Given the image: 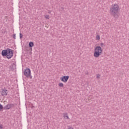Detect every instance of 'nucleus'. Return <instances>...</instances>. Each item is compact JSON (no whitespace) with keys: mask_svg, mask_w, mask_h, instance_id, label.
<instances>
[{"mask_svg":"<svg viewBox=\"0 0 129 129\" xmlns=\"http://www.w3.org/2000/svg\"><path fill=\"white\" fill-rule=\"evenodd\" d=\"M102 54V48L100 46H96L94 49V56L95 58H98Z\"/></svg>","mask_w":129,"mask_h":129,"instance_id":"3","label":"nucleus"},{"mask_svg":"<svg viewBox=\"0 0 129 129\" xmlns=\"http://www.w3.org/2000/svg\"><path fill=\"white\" fill-rule=\"evenodd\" d=\"M69 129H74V128H72V127H70V128H69Z\"/></svg>","mask_w":129,"mask_h":129,"instance_id":"22","label":"nucleus"},{"mask_svg":"<svg viewBox=\"0 0 129 129\" xmlns=\"http://www.w3.org/2000/svg\"><path fill=\"white\" fill-rule=\"evenodd\" d=\"M96 40H98V41H99V40H100V36H99V35H97L96 36Z\"/></svg>","mask_w":129,"mask_h":129,"instance_id":"11","label":"nucleus"},{"mask_svg":"<svg viewBox=\"0 0 129 129\" xmlns=\"http://www.w3.org/2000/svg\"><path fill=\"white\" fill-rule=\"evenodd\" d=\"M96 78H97V79H99V78H100V75H99V74H98L97 75Z\"/></svg>","mask_w":129,"mask_h":129,"instance_id":"15","label":"nucleus"},{"mask_svg":"<svg viewBox=\"0 0 129 129\" xmlns=\"http://www.w3.org/2000/svg\"><path fill=\"white\" fill-rule=\"evenodd\" d=\"M13 37L14 40L16 39V34H15L13 35Z\"/></svg>","mask_w":129,"mask_h":129,"instance_id":"18","label":"nucleus"},{"mask_svg":"<svg viewBox=\"0 0 129 129\" xmlns=\"http://www.w3.org/2000/svg\"><path fill=\"white\" fill-rule=\"evenodd\" d=\"M10 108H11L10 107V104H8L7 105L4 107V109H5V110L10 109Z\"/></svg>","mask_w":129,"mask_h":129,"instance_id":"8","label":"nucleus"},{"mask_svg":"<svg viewBox=\"0 0 129 129\" xmlns=\"http://www.w3.org/2000/svg\"><path fill=\"white\" fill-rule=\"evenodd\" d=\"M11 68L12 69V71L15 70V69H16L17 65H16V62H14L12 64Z\"/></svg>","mask_w":129,"mask_h":129,"instance_id":"7","label":"nucleus"},{"mask_svg":"<svg viewBox=\"0 0 129 129\" xmlns=\"http://www.w3.org/2000/svg\"><path fill=\"white\" fill-rule=\"evenodd\" d=\"M58 86H59V87H64V85L63 83H60L58 84Z\"/></svg>","mask_w":129,"mask_h":129,"instance_id":"12","label":"nucleus"},{"mask_svg":"<svg viewBox=\"0 0 129 129\" xmlns=\"http://www.w3.org/2000/svg\"><path fill=\"white\" fill-rule=\"evenodd\" d=\"M9 106L10 108H12V107H14V106H15V104H9Z\"/></svg>","mask_w":129,"mask_h":129,"instance_id":"13","label":"nucleus"},{"mask_svg":"<svg viewBox=\"0 0 129 129\" xmlns=\"http://www.w3.org/2000/svg\"><path fill=\"white\" fill-rule=\"evenodd\" d=\"M51 10H48V14H51Z\"/></svg>","mask_w":129,"mask_h":129,"instance_id":"21","label":"nucleus"},{"mask_svg":"<svg viewBox=\"0 0 129 129\" xmlns=\"http://www.w3.org/2000/svg\"><path fill=\"white\" fill-rule=\"evenodd\" d=\"M23 38V35L21 33H20V39H22Z\"/></svg>","mask_w":129,"mask_h":129,"instance_id":"16","label":"nucleus"},{"mask_svg":"<svg viewBox=\"0 0 129 129\" xmlns=\"http://www.w3.org/2000/svg\"><path fill=\"white\" fill-rule=\"evenodd\" d=\"M4 127H3V125L1 124L0 125V129H3Z\"/></svg>","mask_w":129,"mask_h":129,"instance_id":"20","label":"nucleus"},{"mask_svg":"<svg viewBox=\"0 0 129 129\" xmlns=\"http://www.w3.org/2000/svg\"><path fill=\"white\" fill-rule=\"evenodd\" d=\"M63 115L64 118H65V119H69V116H68V115H67V113H66V114L63 113Z\"/></svg>","mask_w":129,"mask_h":129,"instance_id":"10","label":"nucleus"},{"mask_svg":"<svg viewBox=\"0 0 129 129\" xmlns=\"http://www.w3.org/2000/svg\"><path fill=\"white\" fill-rule=\"evenodd\" d=\"M109 12L110 15H111L113 18L117 19V18H118L117 13L119 12V6L117 4L112 5L110 8Z\"/></svg>","mask_w":129,"mask_h":129,"instance_id":"1","label":"nucleus"},{"mask_svg":"<svg viewBox=\"0 0 129 129\" xmlns=\"http://www.w3.org/2000/svg\"><path fill=\"white\" fill-rule=\"evenodd\" d=\"M24 74L26 77L29 78L30 77V79L33 78V77L31 76V70L29 68H26L24 71Z\"/></svg>","mask_w":129,"mask_h":129,"instance_id":"4","label":"nucleus"},{"mask_svg":"<svg viewBox=\"0 0 129 129\" xmlns=\"http://www.w3.org/2000/svg\"><path fill=\"white\" fill-rule=\"evenodd\" d=\"M45 19H47V20H49V15H46L45 16Z\"/></svg>","mask_w":129,"mask_h":129,"instance_id":"17","label":"nucleus"},{"mask_svg":"<svg viewBox=\"0 0 129 129\" xmlns=\"http://www.w3.org/2000/svg\"><path fill=\"white\" fill-rule=\"evenodd\" d=\"M1 93L2 96H7L8 95V90L6 88L2 89L1 91Z\"/></svg>","mask_w":129,"mask_h":129,"instance_id":"6","label":"nucleus"},{"mask_svg":"<svg viewBox=\"0 0 129 129\" xmlns=\"http://www.w3.org/2000/svg\"><path fill=\"white\" fill-rule=\"evenodd\" d=\"M29 48H32V47H34V42H30L29 43Z\"/></svg>","mask_w":129,"mask_h":129,"instance_id":"9","label":"nucleus"},{"mask_svg":"<svg viewBox=\"0 0 129 129\" xmlns=\"http://www.w3.org/2000/svg\"><path fill=\"white\" fill-rule=\"evenodd\" d=\"M3 108H4V106H3V105L0 104V111H2Z\"/></svg>","mask_w":129,"mask_h":129,"instance_id":"14","label":"nucleus"},{"mask_svg":"<svg viewBox=\"0 0 129 129\" xmlns=\"http://www.w3.org/2000/svg\"><path fill=\"white\" fill-rule=\"evenodd\" d=\"M68 79H69V76H64L60 78V80L62 82H64V83H66L67 81H68Z\"/></svg>","mask_w":129,"mask_h":129,"instance_id":"5","label":"nucleus"},{"mask_svg":"<svg viewBox=\"0 0 129 129\" xmlns=\"http://www.w3.org/2000/svg\"><path fill=\"white\" fill-rule=\"evenodd\" d=\"M100 46H101V47H102V46H104V44L103 43H101Z\"/></svg>","mask_w":129,"mask_h":129,"instance_id":"19","label":"nucleus"},{"mask_svg":"<svg viewBox=\"0 0 129 129\" xmlns=\"http://www.w3.org/2000/svg\"><path fill=\"white\" fill-rule=\"evenodd\" d=\"M2 55L3 57H6L7 59H11L14 56V51L10 48L4 49L2 51Z\"/></svg>","mask_w":129,"mask_h":129,"instance_id":"2","label":"nucleus"}]
</instances>
